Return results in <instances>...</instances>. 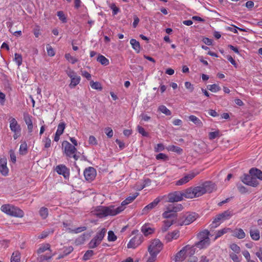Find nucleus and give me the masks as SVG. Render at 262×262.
<instances>
[{
	"mask_svg": "<svg viewBox=\"0 0 262 262\" xmlns=\"http://www.w3.org/2000/svg\"><path fill=\"white\" fill-rule=\"evenodd\" d=\"M65 124L63 122L60 123L58 124L57 127V129L56 132V133H57V134L62 135L64 132V130L65 129Z\"/></svg>",
	"mask_w": 262,
	"mask_h": 262,
	"instance_id": "obj_43",
	"label": "nucleus"
},
{
	"mask_svg": "<svg viewBox=\"0 0 262 262\" xmlns=\"http://www.w3.org/2000/svg\"><path fill=\"white\" fill-rule=\"evenodd\" d=\"M168 201L177 202L182 201L184 199L183 191H174L170 193L167 195Z\"/></svg>",
	"mask_w": 262,
	"mask_h": 262,
	"instance_id": "obj_13",
	"label": "nucleus"
},
{
	"mask_svg": "<svg viewBox=\"0 0 262 262\" xmlns=\"http://www.w3.org/2000/svg\"><path fill=\"white\" fill-rule=\"evenodd\" d=\"M130 43L135 51H136L137 53L140 52L141 50V47L139 41H137L135 39H131L130 40Z\"/></svg>",
	"mask_w": 262,
	"mask_h": 262,
	"instance_id": "obj_27",
	"label": "nucleus"
},
{
	"mask_svg": "<svg viewBox=\"0 0 262 262\" xmlns=\"http://www.w3.org/2000/svg\"><path fill=\"white\" fill-rule=\"evenodd\" d=\"M43 142L44 143L45 148H49V147H50L51 141L49 138H47L43 140Z\"/></svg>",
	"mask_w": 262,
	"mask_h": 262,
	"instance_id": "obj_63",
	"label": "nucleus"
},
{
	"mask_svg": "<svg viewBox=\"0 0 262 262\" xmlns=\"http://www.w3.org/2000/svg\"><path fill=\"white\" fill-rule=\"evenodd\" d=\"M137 129L138 132L141 134L143 136L147 137L148 134L145 130V129L140 126H138Z\"/></svg>",
	"mask_w": 262,
	"mask_h": 262,
	"instance_id": "obj_55",
	"label": "nucleus"
},
{
	"mask_svg": "<svg viewBox=\"0 0 262 262\" xmlns=\"http://www.w3.org/2000/svg\"><path fill=\"white\" fill-rule=\"evenodd\" d=\"M230 248L233 252L236 254L239 253L241 251L240 247L234 243L231 244L230 246Z\"/></svg>",
	"mask_w": 262,
	"mask_h": 262,
	"instance_id": "obj_47",
	"label": "nucleus"
},
{
	"mask_svg": "<svg viewBox=\"0 0 262 262\" xmlns=\"http://www.w3.org/2000/svg\"><path fill=\"white\" fill-rule=\"evenodd\" d=\"M65 58L67 60L70 62L71 63L74 64L78 60L77 58L71 55L70 54L67 53L65 55Z\"/></svg>",
	"mask_w": 262,
	"mask_h": 262,
	"instance_id": "obj_44",
	"label": "nucleus"
},
{
	"mask_svg": "<svg viewBox=\"0 0 262 262\" xmlns=\"http://www.w3.org/2000/svg\"><path fill=\"white\" fill-rule=\"evenodd\" d=\"M9 170L7 167V160L6 158L0 159V172L4 176L8 175Z\"/></svg>",
	"mask_w": 262,
	"mask_h": 262,
	"instance_id": "obj_16",
	"label": "nucleus"
},
{
	"mask_svg": "<svg viewBox=\"0 0 262 262\" xmlns=\"http://www.w3.org/2000/svg\"><path fill=\"white\" fill-rule=\"evenodd\" d=\"M195 213H188L184 215L179 220V225L180 226L188 225L193 222L198 217Z\"/></svg>",
	"mask_w": 262,
	"mask_h": 262,
	"instance_id": "obj_11",
	"label": "nucleus"
},
{
	"mask_svg": "<svg viewBox=\"0 0 262 262\" xmlns=\"http://www.w3.org/2000/svg\"><path fill=\"white\" fill-rule=\"evenodd\" d=\"M198 174V172H195L194 171H191L190 173L184 176L183 178H182L180 180L176 181L175 185L177 186H181L184 184H185L187 183H188V182H189L191 180H192Z\"/></svg>",
	"mask_w": 262,
	"mask_h": 262,
	"instance_id": "obj_14",
	"label": "nucleus"
},
{
	"mask_svg": "<svg viewBox=\"0 0 262 262\" xmlns=\"http://www.w3.org/2000/svg\"><path fill=\"white\" fill-rule=\"evenodd\" d=\"M47 53L50 56H53L55 55V52L53 48L50 45H48L47 46Z\"/></svg>",
	"mask_w": 262,
	"mask_h": 262,
	"instance_id": "obj_52",
	"label": "nucleus"
},
{
	"mask_svg": "<svg viewBox=\"0 0 262 262\" xmlns=\"http://www.w3.org/2000/svg\"><path fill=\"white\" fill-rule=\"evenodd\" d=\"M89 143L91 145H95L97 144V141L94 136H90L89 138Z\"/></svg>",
	"mask_w": 262,
	"mask_h": 262,
	"instance_id": "obj_59",
	"label": "nucleus"
},
{
	"mask_svg": "<svg viewBox=\"0 0 262 262\" xmlns=\"http://www.w3.org/2000/svg\"><path fill=\"white\" fill-rule=\"evenodd\" d=\"M93 251L92 250H88L84 254L83 259L84 260H87L93 255Z\"/></svg>",
	"mask_w": 262,
	"mask_h": 262,
	"instance_id": "obj_50",
	"label": "nucleus"
},
{
	"mask_svg": "<svg viewBox=\"0 0 262 262\" xmlns=\"http://www.w3.org/2000/svg\"><path fill=\"white\" fill-rule=\"evenodd\" d=\"M80 80V77L79 76H77L75 77L71 78V82L69 84V86L70 87V88H74L77 85H78L79 83Z\"/></svg>",
	"mask_w": 262,
	"mask_h": 262,
	"instance_id": "obj_28",
	"label": "nucleus"
},
{
	"mask_svg": "<svg viewBox=\"0 0 262 262\" xmlns=\"http://www.w3.org/2000/svg\"><path fill=\"white\" fill-rule=\"evenodd\" d=\"M160 202L159 198H156L153 202L146 206L142 210V214L147 213L149 210L155 208Z\"/></svg>",
	"mask_w": 262,
	"mask_h": 262,
	"instance_id": "obj_21",
	"label": "nucleus"
},
{
	"mask_svg": "<svg viewBox=\"0 0 262 262\" xmlns=\"http://www.w3.org/2000/svg\"><path fill=\"white\" fill-rule=\"evenodd\" d=\"M195 252V249L194 246L187 245L183 248L178 253L176 254L174 257L176 261H183L186 259L188 256L193 255Z\"/></svg>",
	"mask_w": 262,
	"mask_h": 262,
	"instance_id": "obj_6",
	"label": "nucleus"
},
{
	"mask_svg": "<svg viewBox=\"0 0 262 262\" xmlns=\"http://www.w3.org/2000/svg\"><path fill=\"white\" fill-rule=\"evenodd\" d=\"M242 181L245 184L252 187H256L259 184L257 180L250 173L244 175Z\"/></svg>",
	"mask_w": 262,
	"mask_h": 262,
	"instance_id": "obj_15",
	"label": "nucleus"
},
{
	"mask_svg": "<svg viewBox=\"0 0 262 262\" xmlns=\"http://www.w3.org/2000/svg\"><path fill=\"white\" fill-rule=\"evenodd\" d=\"M156 159L157 160H167L168 159V157L164 154L160 153L156 156Z\"/></svg>",
	"mask_w": 262,
	"mask_h": 262,
	"instance_id": "obj_60",
	"label": "nucleus"
},
{
	"mask_svg": "<svg viewBox=\"0 0 262 262\" xmlns=\"http://www.w3.org/2000/svg\"><path fill=\"white\" fill-rule=\"evenodd\" d=\"M233 235L239 239H243L245 238L246 234L243 229L239 228L234 231Z\"/></svg>",
	"mask_w": 262,
	"mask_h": 262,
	"instance_id": "obj_26",
	"label": "nucleus"
},
{
	"mask_svg": "<svg viewBox=\"0 0 262 262\" xmlns=\"http://www.w3.org/2000/svg\"><path fill=\"white\" fill-rule=\"evenodd\" d=\"M184 198L193 199L197 198L193 187H189L183 191Z\"/></svg>",
	"mask_w": 262,
	"mask_h": 262,
	"instance_id": "obj_20",
	"label": "nucleus"
},
{
	"mask_svg": "<svg viewBox=\"0 0 262 262\" xmlns=\"http://www.w3.org/2000/svg\"><path fill=\"white\" fill-rule=\"evenodd\" d=\"M189 119L190 121H192L195 124L198 126H202V122L200 119H199L198 117L194 115H190L189 116Z\"/></svg>",
	"mask_w": 262,
	"mask_h": 262,
	"instance_id": "obj_34",
	"label": "nucleus"
},
{
	"mask_svg": "<svg viewBox=\"0 0 262 262\" xmlns=\"http://www.w3.org/2000/svg\"><path fill=\"white\" fill-rule=\"evenodd\" d=\"M20 255L19 252L15 251L13 253L11 258V262H20Z\"/></svg>",
	"mask_w": 262,
	"mask_h": 262,
	"instance_id": "obj_35",
	"label": "nucleus"
},
{
	"mask_svg": "<svg viewBox=\"0 0 262 262\" xmlns=\"http://www.w3.org/2000/svg\"><path fill=\"white\" fill-rule=\"evenodd\" d=\"M14 61H15L16 64L18 65V66H20L22 63L21 56L19 54L15 53V57H14Z\"/></svg>",
	"mask_w": 262,
	"mask_h": 262,
	"instance_id": "obj_48",
	"label": "nucleus"
},
{
	"mask_svg": "<svg viewBox=\"0 0 262 262\" xmlns=\"http://www.w3.org/2000/svg\"><path fill=\"white\" fill-rule=\"evenodd\" d=\"M84 176L86 180L92 181L96 176V171L94 168L89 167L84 170Z\"/></svg>",
	"mask_w": 262,
	"mask_h": 262,
	"instance_id": "obj_17",
	"label": "nucleus"
},
{
	"mask_svg": "<svg viewBox=\"0 0 262 262\" xmlns=\"http://www.w3.org/2000/svg\"><path fill=\"white\" fill-rule=\"evenodd\" d=\"M106 232V230L105 228H102L100 232L97 233V235L95 236V237L101 242Z\"/></svg>",
	"mask_w": 262,
	"mask_h": 262,
	"instance_id": "obj_42",
	"label": "nucleus"
},
{
	"mask_svg": "<svg viewBox=\"0 0 262 262\" xmlns=\"http://www.w3.org/2000/svg\"><path fill=\"white\" fill-rule=\"evenodd\" d=\"M188 259L186 262H196L198 261V258L196 256L191 255L188 256Z\"/></svg>",
	"mask_w": 262,
	"mask_h": 262,
	"instance_id": "obj_64",
	"label": "nucleus"
},
{
	"mask_svg": "<svg viewBox=\"0 0 262 262\" xmlns=\"http://www.w3.org/2000/svg\"><path fill=\"white\" fill-rule=\"evenodd\" d=\"M230 257L232 259V260L234 262H239L240 260L238 257V256L236 255V253H230Z\"/></svg>",
	"mask_w": 262,
	"mask_h": 262,
	"instance_id": "obj_61",
	"label": "nucleus"
},
{
	"mask_svg": "<svg viewBox=\"0 0 262 262\" xmlns=\"http://www.w3.org/2000/svg\"><path fill=\"white\" fill-rule=\"evenodd\" d=\"M180 236L179 231L178 230L174 231L172 232L168 233L165 236V239L167 242H169L173 239H177Z\"/></svg>",
	"mask_w": 262,
	"mask_h": 262,
	"instance_id": "obj_23",
	"label": "nucleus"
},
{
	"mask_svg": "<svg viewBox=\"0 0 262 262\" xmlns=\"http://www.w3.org/2000/svg\"><path fill=\"white\" fill-rule=\"evenodd\" d=\"M166 149L168 151L175 152L178 154L181 153L182 151V149L180 147L174 145L168 146L167 147H166Z\"/></svg>",
	"mask_w": 262,
	"mask_h": 262,
	"instance_id": "obj_32",
	"label": "nucleus"
},
{
	"mask_svg": "<svg viewBox=\"0 0 262 262\" xmlns=\"http://www.w3.org/2000/svg\"><path fill=\"white\" fill-rule=\"evenodd\" d=\"M57 15L58 17H59V19L62 23L67 22V17L66 16V15L64 14L63 11H58L57 13Z\"/></svg>",
	"mask_w": 262,
	"mask_h": 262,
	"instance_id": "obj_45",
	"label": "nucleus"
},
{
	"mask_svg": "<svg viewBox=\"0 0 262 262\" xmlns=\"http://www.w3.org/2000/svg\"><path fill=\"white\" fill-rule=\"evenodd\" d=\"M101 243V241L97 239L96 237H95L93 239L91 240L89 244V247L91 248H94L99 245Z\"/></svg>",
	"mask_w": 262,
	"mask_h": 262,
	"instance_id": "obj_38",
	"label": "nucleus"
},
{
	"mask_svg": "<svg viewBox=\"0 0 262 262\" xmlns=\"http://www.w3.org/2000/svg\"><path fill=\"white\" fill-rule=\"evenodd\" d=\"M209 236V232L208 230H204L201 232L198 235L200 241L192 246L197 247L200 249L206 248L210 244Z\"/></svg>",
	"mask_w": 262,
	"mask_h": 262,
	"instance_id": "obj_8",
	"label": "nucleus"
},
{
	"mask_svg": "<svg viewBox=\"0 0 262 262\" xmlns=\"http://www.w3.org/2000/svg\"><path fill=\"white\" fill-rule=\"evenodd\" d=\"M39 215L42 219H46L48 215V210L47 208L42 207L39 210Z\"/></svg>",
	"mask_w": 262,
	"mask_h": 262,
	"instance_id": "obj_41",
	"label": "nucleus"
},
{
	"mask_svg": "<svg viewBox=\"0 0 262 262\" xmlns=\"http://www.w3.org/2000/svg\"><path fill=\"white\" fill-rule=\"evenodd\" d=\"M97 60L103 66H107L109 64L108 59L102 55L98 56Z\"/></svg>",
	"mask_w": 262,
	"mask_h": 262,
	"instance_id": "obj_30",
	"label": "nucleus"
},
{
	"mask_svg": "<svg viewBox=\"0 0 262 262\" xmlns=\"http://www.w3.org/2000/svg\"><path fill=\"white\" fill-rule=\"evenodd\" d=\"M207 88L209 91L213 93H216L221 90L220 86L216 84L208 85Z\"/></svg>",
	"mask_w": 262,
	"mask_h": 262,
	"instance_id": "obj_39",
	"label": "nucleus"
},
{
	"mask_svg": "<svg viewBox=\"0 0 262 262\" xmlns=\"http://www.w3.org/2000/svg\"><path fill=\"white\" fill-rule=\"evenodd\" d=\"M154 149L156 152L161 151L165 149V146L163 144L159 143L155 146Z\"/></svg>",
	"mask_w": 262,
	"mask_h": 262,
	"instance_id": "obj_54",
	"label": "nucleus"
},
{
	"mask_svg": "<svg viewBox=\"0 0 262 262\" xmlns=\"http://www.w3.org/2000/svg\"><path fill=\"white\" fill-rule=\"evenodd\" d=\"M197 198L206 193H210L215 189V185L210 182H206L201 185L193 187Z\"/></svg>",
	"mask_w": 262,
	"mask_h": 262,
	"instance_id": "obj_5",
	"label": "nucleus"
},
{
	"mask_svg": "<svg viewBox=\"0 0 262 262\" xmlns=\"http://www.w3.org/2000/svg\"><path fill=\"white\" fill-rule=\"evenodd\" d=\"M55 170L58 174L62 175L65 178H68L69 176V169L64 165H58L56 166Z\"/></svg>",
	"mask_w": 262,
	"mask_h": 262,
	"instance_id": "obj_19",
	"label": "nucleus"
},
{
	"mask_svg": "<svg viewBox=\"0 0 262 262\" xmlns=\"http://www.w3.org/2000/svg\"><path fill=\"white\" fill-rule=\"evenodd\" d=\"M220 135V133L219 130H216L215 132H210L209 134V138L210 140H212L215 139V138L219 137Z\"/></svg>",
	"mask_w": 262,
	"mask_h": 262,
	"instance_id": "obj_51",
	"label": "nucleus"
},
{
	"mask_svg": "<svg viewBox=\"0 0 262 262\" xmlns=\"http://www.w3.org/2000/svg\"><path fill=\"white\" fill-rule=\"evenodd\" d=\"M250 234L251 238L254 241H258L260 238L259 231L257 229H251Z\"/></svg>",
	"mask_w": 262,
	"mask_h": 262,
	"instance_id": "obj_25",
	"label": "nucleus"
},
{
	"mask_svg": "<svg viewBox=\"0 0 262 262\" xmlns=\"http://www.w3.org/2000/svg\"><path fill=\"white\" fill-rule=\"evenodd\" d=\"M158 110L167 116H170L171 114L170 111L164 105H160L158 107Z\"/></svg>",
	"mask_w": 262,
	"mask_h": 262,
	"instance_id": "obj_37",
	"label": "nucleus"
},
{
	"mask_svg": "<svg viewBox=\"0 0 262 262\" xmlns=\"http://www.w3.org/2000/svg\"><path fill=\"white\" fill-rule=\"evenodd\" d=\"M28 145L26 142H23L20 145L19 152L20 155H25L27 153Z\"/></svg>",
	"mask_w": 262,
	"mask_h": 262,
	"instance_id": "obj_29",
	"label": "nucleus"
},
{
	"mask_svg": "<svg viewBox=\"0 0 262 262\" xmlns=\"http://www.w3.org/2000/svg\"><path fill=\"white\" fill-rule=\"evenodd\" d=\"M90 84L91 87L94 90L101 91L102 89V85L99 82L91 81Z\"/></svg>",
	"mask_w": 262,
	"mask_h": 262,
	"instance_id": "obj_31",
	"label": "nucleus"
},
{
	"mask_svg": "<svg viewBox=\"0 0 262 262\" xmlns=\"http://www.w3.org/2000/svg\"><path fill=\"white\" fill-rule=\"evenodd\" d=\"M172 223L171 221H166L164 222V226L162 227V230L163 232L166 231L168 228L172 225Z\"/></svg>",
	"mask_w": 262,
	"mask_h": 262,
	"instance_id": "obj_53",
	"label": "nucleus"
},
{
	"mask_svg": "<svg viewBox=\"0 0 262 262\" xmlns=\"http://www.w3.org/2000/svg\"><path fill=\"white\" fill-rule=\"evenodd\" d=\"M53 231L51 230H48L43 231L39 235V238H44L46 237L50 233H52Z\"/></svg>",
	"mask_w": 262,
	"mask_h": 262,
	"instance_id": "obj_56",
	"label": "nucleus"
},
{
	"mask_svg": "<svg viewBox=\"0 0 262 262\" xmlns=\"http://www.w3.org/2000/svg\"><path fill=\"white\" fill-rule=\"evenodd\" d=\"M169 207L168 206L166 210L163 213V216L164 218H170L174 215V213L172 210H170Z\"/></svg>",
	"mask_w": 262,
	"mask_h": 262,
	"instance_id": "obj_36",
	"label": "nucleus"
},
{
	"mask_svg": "<svg viewBox=\"0 0 262 262\" xmlns=\"http://www.w3.org/2000/svg\"><path fill=\"white\" fill-rule=\"evenodd\" d=\"M67 74L71 79L78 76L73 70L71 69L67 71Z\"/></svg>",
	"mask_w": 262,
	"mask_h": 262,
	"instance_id": "obj_62",
	"label": "nucleus"
},
{
	"mask_svg": "<svg viewBox=\"0 0 262 262\" xmlns=\"http://www.w3.org/2000/svg\"><path fill=\"white\" fill-rule=\"evenodd\" d=\"M1 209L6 214L15 217H22L24 215L23 210L9 204L2 205Z\"/></svg>",
	"mask_w": 262,
	"mask_h": 262,
	"instance_id": "obj_7",
	"label": "nucleus"
},
{
	"mask_svg": "<svg viewBox=\"0 0 262 262\" xmlns=\"http://www.w3.org/2000/svg\"><path fill=\"white\" fill-rule=\"evenodd\" d=\"M10 130L14 133L13 138L17 139L20 136L21 127L15 118L10 117L9 119Z\"/></svg>",
	"mask_w": 262,
	"mask_h": 262,
	"instance_id": "obj_10",
	"label": "nucleus"
},
{
	"mask_svg": "<svg viewBox=\"0 0 262 262\" xmlns=\"http://www.w3.org/2000/svg\"><path fill=\"white\" fill-rule=\"evenodd\" d=\"M168 206L171 209L170 210H172L174 213L177 212L181 210L183 208L181 204H177L176 205H170Z\"/></svg>",
	"mask_w": 262,
	"mask_h": 262,
	"instance_id": "obj_40",
	"label": "nucleus"
},
{
	"mask_svg": "<svg viewBox=\"0 0 262 262\" xmlns=\"http://www.w3.org/2000/svg\"><path fill=\"white\" fill-rule=\"evenodd\" d=\"M63 148V153L69 158H73L77 160L80 156V152L78 151L76 148L69 142L64 141L62 143Z\"/></svg>",
	"mask_w": 262,
	"mask_h": 262,
	"instance_id": "obj_4",
	"label": "nucleus"
},
{
	"mask_svg": "<svg viewBox=\"0 0 262 262\" xmlns=\"http://www.w3.org/2000/svg\"><path fill=\"white\" fill-rule=\"evenodd\" d=\"M107 239L110 242H114L117 239V236L112 231H109L108 232Z\"/></svg>",
	"mask_w": 262,
	"mask_h": 262,
	"instance_id": "obj_46",
	"label": "nucleus"
},
{
	"mask_svg": "<svg viewBox=\"0 0 262 262\" xmlns=\"http://www.w3.org/2000/svg\"><path fill=\"white\" fill-rule=\"evenodd\" d=\"M67 230H68L70 232L77 233H79V232H81L85 230V227H81L75 228L74 229H71L70 228H68V229H67Z\"/></svg>",
	"mask_w": 262,
	"mask_h": 262,
	"instance_id": "obj_49",
	"label": "nucleus"
},
{
	"mask_svg": "<svg viewBox=\"0 0 262 262\" xmlns=\"http://www.w3.org/2000/svg\"><path fill=\"white\" fill-rule=\"evenodd\" d=\"M37 253L38 255V258L41 262L50 259L54 255V253L51 250L50 245L48 243L40 244Z\"/></svg>",
	"mask_w": 262,
	"mask_h": 262,
	"instance_id": "obj_3",
	"label": "nucleus"
},
{
	"mask_svg": "<svg viewBox=\"0 0 262 262\" xmlns=\"http://www.w3.org/2000/svg\"><path fill=\"white\" fill-rule=\"evenodd\" d=\"M249 173L254 177L256 180H262V171L257 168H251L249 171Z\"/></svg>",
	"mask_w": 262,
	"mask_h": 262,
	"instance_id": "obj_24",
	"label": "nucleus"
},
{
	"mask_svg": "<svg viewBox=\"0 0 262 262\" xmlns=\"http://www.w3.org/2000/svg\"><path fill=\"white\" fill-rule=\"evenodd\" d=\"M155 229L152 226L148 224H144L141 228V231L145 236H148L154 233Z\"/></svg>",
	"mask_w": 262,
	"mask_h": 262,
	"instance_id": "obj_22",
	"label": "nucleus"
},
{
	"mask_svg": "<svg viewBox=\"0 0 262 262\" xmlns=\"http://www.w3.org/2000/svg\"><path fill=\"white\" fill-rule=\"evenodd\" d=\"M232 215V213L229 210H226L216 215L214 218L211 226L212 228L218 227L223 222L229 220Z\"/></svg>",
	"mask_w": 262,
	"mask_h": 262,
	"instance_id": "obj_9",
	"label": "nucleus"
},
{
	"mask_svg": "<svg viewBox=\"0 0 262 262\" xmlns=\"http://www.w3.org/2000/svg\"><path fill=\"white\" fill-rule=\"evenodd\" d=\"M138 195V193H136L128 196L121 203V205L118 207L114 205L107 207L98 206L95 210V214L100 218L107 216H115L123 211L125 208V206L132 203Z\"/></svg>",
	"mask_w": 262,
	"mask_h": 262,
	"instance_id": "obj_1",
	"label": "nucleus"
},
{
	"mask_svg": "<svg viewBox=\"0 0 262 262\" xmlns=\"http://www.w3.org/2000/svg\"><path fill=\"white\" fill-rule=\"evenodd\" d=\"M230 230V228H225L221 230H218L216 233V235L214 238V241L216 240L217 238L227 233Z\"/></svg>",
	"mask_w": 262,
	"mask_h": 262,
	"instance_id": "obj_33",
	"label": "nucleus"
},
{
	"mask_svg": "<svg viewBox=\"0 0 262 262\" xmlns=\"http://www.w3.org/2000/svg\"><path fill=\"white\" fill-rule=\"evenodd\" d=\"M24 120L27 125V128L29 133H32L33 131V125L32 123V117L27 113H24Z\"/></svg>",
	"mask_w": 262,
	"mask_h": 262,
	"instance_id": "obj_18",
	"label": "nucleus"
},
{
	"mask_svg": "<svg viewBox=\"0 0 262 262\" xmlns=\"http://www.w3.org/2000/svg\"><path fill=\"white\" fill-rule=\"evenodd\" d=\"M143 241L142 235L138 234L132 238L127 245L128 249H136L140 245Z\"/></svg>",
	"mask_w": 262,
	"mask_h": 262,
	"instance_id": "obj_12",
	"label": "nucleus"
},
{
	"mask_svg": "<svg viewBox=\"0 0 262 262\" xmlns=\"http://www.w3.org/2000/svg\"><path fill=\"white\" fill-rule=\"evenodd\" d=\"M163 248V244L158 238L151 240L147 246V251L149 256L147 257L146 262H155L157 259V255L160 253Z\"/></svg>",
	"mask_w": 262,
	"mask_h": 262,
	"instance_id": "obj_2",
	"label": "nucleus"
},
{
	"mask_svg": "<svg viewBox=\"0 0 262 262\" xmlns=\"http://www.w3.org/2000/svg\"><path fill=\"white\" fill-rule=\"evenodd\" d=\"M104 132L108 138H111L113 137L114 133H113V130L111 129V128L108 127H106L104 129Z\"/></svg>",
	"mask_w": 262,
	"mask_h": 262,
	"instance_id": "obj_57",
	"label": "nucleus"
},
{
	"mask_svg": "<svg viewBox=\"0 0 262 262\" xmlns=\"http://www.w3.org/2000/svg\"><path fill=\"white\" fill-rule=\"evenodd\" d=\"M185 88L190 92H192L194 90L193 85L188 81H186L184 83Z\"/></svg>",
	"mask_w": 262,
	"mask_h": 262,
	"instance_id": "obj_58",
	"label": "nucleus"
}]
</instances>
